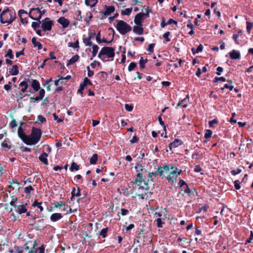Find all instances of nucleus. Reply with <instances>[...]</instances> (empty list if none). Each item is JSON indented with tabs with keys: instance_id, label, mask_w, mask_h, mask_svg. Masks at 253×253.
<instances>
[{
	"instance_id": "11",
	"label": "nucleus",
	"mask_w": 253,
	"mask_h": 253,
	"mask_svg": "<svg viewBox=\"0 0 253 253\" xmlns=\"http://www.w3.org/2000/svg\"><path fill=\"white\" fill-rule=\"evenodd\" d=\"M164 211L165 209H159L157 208L156 209H154L152 211V213L153 214L154 217L157 219L158 218H161L162 216L163 213L164 214Z\"/></svg>"
},
{
	"instance_id": "2",
	"label": "nucleus",
	"mask_w": 253,
	"mask_h": 253,
	"mask_svg": "<svg viewBox=\"0 0 253 253\" xmlns=\"http://www.w3.org/2000/svg\"><path fill=\"white\" fill-rule=\"evenodd\" d=\"M16 17L15 12L8 8L4 9L0 14V21L2 24L11 23Z\"/></svg>"
},
{
	"instance_id": "43",
	"label": "nucleus",
	"mask_w": 253,
	"mask_h": 253,
	"mask_svg": "<svg viewBox=\"0 0 253 253\" xmlns=\"http://www.w3.org/2000/svg\"><path fill=\"white\" fill-rule=\"evenodd\" d=\"M253 24L251 22H247V31L248 33H250L253 28Z\"/></svg>"
},
{
	"instance_id": "12",
	"label": "nucleus",
	"mask_w": 253,
	"mask_h": 253,
	"mask_svg": "<svg viewBox=\"0 0 253 253\" xmlns=\"http://www.w3.org/2000/svg\"><path fill=\"white\" fill-rule=\"evenodd\" d=\"M132 5L133 6L134 11H138L140 8L142 7V3L141 0H132Z\"/></svg>"
},
{
	"instance_id": "6",
	"label": "nucleus",
	"mask_w": 253,
	"mask_h": 253,
	"mask_svg": "<svg viewBox=\"0 0 253 253\" xmlns=\"http://www.w3.org/2000/svg\"><path fill=\"white\" fill-rule=\"evenodd\" d=\"M149 9L148 8L146 9L145 13L140 12L138 13L134 18V22L136 25H142V23L143 20L148 17L149 15Z\"/></svg>"
},
{
	"instance_id": "46",
	"label": "nucleus",
	"mask_w": 253,
	"mask_h": 253,
	"mask_svg": "<svg viewBox=\"0 0 253 253\" xmlns=\"http://www.w3.org/2000/svg\"><path fill=\"white\" fill-rule=\"evenodd\" d=\"M218 81L224 82L226 81V79L223 77H215L213 80L214 83H216Z\"/></svg>"
},
{
	"instance_id": "48",
	"label": "nucleus",
	"mask_w": 253,
	"mask_h": 253,
	"mask_svg": "<svg viewBox=\"0 0 253 253\" xmlns=\"http://www.w3.org/2000/svg\"><path fill=\"white\" fill-rule=\"evenodd\" d=\"M179 185L181 190H183V188H184V186L187 185V184L185 183V182L183 180H180L179 182Z\"/></svg>"
},
{
	"instance_id": "63",
	"label": "nucleus",
	"mask_w": 253,
	"mask_h": 253,
	"mask_svg": "<svg viewBox=\"0 0 253 253\" xmlns=\"http://www.w3.org/2000/svg\"><path fill=\"white\" fill-rule=\"evenodd\" d=\"M234 187L236 189L239 190L240 189V182L238 180H236L234 181Z\"/></svg>"
},
{
	"instance_id": "57",
	"label": "nucleus",
	"mask_w": 253,
	"mask_h": 253,
	"mask_svg": "<svg viewBox=\"0 0 253 253\" xmlns=\"http://www.w3.org/2000/svg\"><path fill=\"white\" fill-rule=\"evenodd\" d=\"M125 107L126 110L128 112H131L133 109V106L128 104H126Z\"/></svg>"
},
{
	"instance_id": "8",
	"label": "nucleus",
	"mask_w": 253,
	"mask_h": 253,
	"mask_svg": "<svg viewBox=\"0 0 253 253\" xmlns=\"http://www.w3.org/2000/svg\"><path fill=\"white\" fill-rule=\"evenodd\" d=\"M25 247L24 249V253H43L44 252V247L43 245H42L39 248H35L34 245H33V247L32 249H30L27 245H25Z\"/></svg>"
},
{
	"instance_id": "26",
	"label": "nucleus",
	"mask_w": 253,
	"mask_h": 253,
	"mask_svg": "<svg viewBox=\"0 0 253 253\" xmlns=\"http://www.w3.org/2000/svg\"><path fill=\"white\" fill-rule=\"evenodd\" d=\"M91 36L89 35L87 37L83 38V42L85 46L92 45V42H91Z\"/></svg>"
},
{
	"instance_id": "4",
	"label": "nucleus",
	"mask_w": 253,
	"mask_h": 253,
	"mask_svg": "<svg viewBox=\"0 0 253 253\" xmlns=\"http://www.w3.org/2000/svg\"><path fill=\"white\" fill-rule=\"evenodd\" d=\"M115 27L119 33L123 35L131 30V26L123 20L117 21Z\"/></svg>"
},
{
	"instance_id": "13",
	"label": "nucleus",
	"mask_w": 253,
	"mask_h": 253,
	"mask_svg": "<svg viewBox=\"0 0 253 253\" xmlns=\"http://www.w3.org/2000/svg\"><path fill=\"white\" fill-rule=\"evenodd\" d=\"M18 136L21 139L23 142L25 143L26 139L27 138V135L24 132L23 128L21 126H19L18 129Z\"/></svg>"
},
{
	"instance_id": "62",
	"label": "nucleus",
	"mask_w": 253,
	"mask_h": 253,
	"mask_svg": "<svg viewBox=\"0 0 253 253\" xmlns=\"http://www.w3.org/2000/svg\"><path fill=\"white\" fill-rule=\"evenodd\" d=\"M38 120L39 121H40L41 123H42L46 121V119L44 117H43L42 115H39L38 117Z\"/></svg>"
},
{
	"instance_id": "53",
	"label": "nucleus",
	"mask_w": 253,
	"mask_h": 253,
	"mask_svg": "<svg viewBox=\"0 0 253 253\" xmlns=\"http://www.w3.org/2000/svg\"><path fill=\"white\" fill-rule=\"evenodd\" d=\"M45 94V91L42 88H40L39 90V97L42 99Z\"/></svg>"
},
{
	"instance_id": "10",
	"label": "nucleus",
	"mask_w": 253,
	"mask_h": 253,
	"mask_svg": "<svg viewBox=\"0 0 253 253\" xmlns=\"http://www.w3.org/2000/svg\"><path fill=\"white\" fill-rule=\"evenodd\" d=\"M27 205V203H25V204H21L18 205L17 206H15V211L17 213H18L20 214H21L22 213H24L27 212V209L26 208V206Z\"/></svg>"
},
{
	"instance_id": "29",
	"label": "nucleus",
	"mask_w": 253,
	"mask_h": 253,
	"mask_svg": "<svg viewBox=\"0 0 253 253\" xmlns=\"http://www.w3.org/2000/svg\"><path fill=\"white\" fill-rule=\"evenodd\" d=\"M32 42L33 44L34 47H38L39 49H41L42 47V44L37 41L36 38L34 37L32 39Z\"/></svg>"
},
{
	"instance_id": "39",
	"label": "nucleus",
	"mask_w": 253,
	"mask_h": 253,
	"mask_svg": "<svg viewBox=\"0 0 253 253\" xmlns=\"http://www.w3.org/2000/svg\"><path fill=\"white\" fill-rule=\"evenodd\" d=\"M147 62V59H143V57H141L139 61V65L141 68H144L145 64Z\"/></svg>"
},
{
	"instance_id": "36",
	"label": "nucleus",
	"mask_w": 253,
	"mask_h": 253,
	"mask_svg": "<svg viewBox=\"0 0 253 253\" xmlns=\"http://www.w3.org/2000/svg\"><path fill=\"white\" fill-rule=\"evenodd\" d=\"M132 8H127L122 11V14L124 15H129L131 12Z\"/></svg>"
},
{
	"instance_id": "45",
	"label": "nucleus",
	"mask_w": 253,
	"mask_h": 253,
	"mask_svg": "<svg viewBox=\"0 0 253 253\" xmlns=\"http://www.w3.org/2000/svg\"><path fill=\"white\" fill-rule=\"evenodd\" d=\"M218 123V120L216 119L209 121V125L210 127H213L214 125Z\"/></svg>"
},
{
	"instance_id": "56",
	"label": "nucleus",
	"mask_w": 253,
	"mask_h": 253,
	"mask_svg": "<svg viewBox=\"0 0 253 253\" xmlns=\"http://www.w3.org/2000/svg\"><path fill=\"white\" fill-rule=\"evenodd\" d=\"M135 169H136L137 171H140L143 170V167L141 165L137 164L135 166Z\"/></svg>"
},
{
	"instance_id": "21",
	"label": "nucleus",
	"mask_w": 253,
	"mask_h": 253,
	"mask_svg": "<svg viewBox=\"0 0 253 253\" xmlns=\"http://www.w3.org/2000/svg\"><path fill=\"white\" fill-rule=\"evenodd\" d=\"M181 144V142L179 139H175L172 143L169 144V147L170 150H171L173 148H176L179 145Z\"/></svg>"
},
{
	"instance_id": "47",
	"label": "nucleus",
	"mask_w": 253,
	"mask_h": 253,
	"mask_svg": "<svg viewBox=\"0 0 253 253\" xmlns=\"http://www.w3.org/2000/svg\"><path fill=\"white\" fill-rule=\"evenodd\" d=\"M242 171V169H233L231 171V173L232 174V175H235L237 174H239Z\"/></svg>"
},
{
	"instance_id": "16",
	"label": "nucleus",
	"mask_w": 253,
	"mask_h": 253,
	"mask_svg": "<svg viewBox=\"0 0 253 253\" xmlns=\"http://www.w3.org/2000/svg\"><path fill=\"white\" fill-rule=\"evenodd\" d=\"M182 191L184 193L187 194L189 196H194L196 193L194 189L190 190L187 185L184 186V188H183Z\"/></svg>"
},
{
	"instance_id": "17",
	"label": "nucleus",
	"mask_w": 253,
	"mask_h": 253,
	"mask_svg": "<svg viewBox=\"0 0 253 253\" xmlns=\"http://www.w3.org/2000/svg\"><path fill=\"white\" fill-rule=\"evenodd\" d=\"M230 56L232 59H238L240 58L241 54L239 51L236 50H232L230 53Z\"/></svg>"
},
{
	"instance_id": "60",
	"label": "nucleus",
	"mask_w": 253,
	"mask_h": 253,
	"mask_svg": "<svg viewBox=\"0 0 253 253\" xmlns=\"http://www.w3.org/2000/svg\"><path fill=\"white\" fill-rule=\"evenodd\" d=\"M183 63V61L181 59H178V63L174 64L173 66L175 68H177L179 66H181Z\"/></svg>"
},
{
	"instance_id": "15",
	"label": "nucleus",
	"mask_w": 253,
	"mask_h": 253,
	"mask_svg": "<svg viewBox=\"0 0 253 253\" xmlns=\"http://www.w3.org/2000/svg\"><path fill=\"white\" fill-rule=\"evenodd\" d=\"M142 26V25H136V26H134L133 28V32L137 35H142L143 33V29Z\"/></svg>"
},
{
	"instance_id": "32",
	"label": "nucleus",
	"mask_w": 253,
	"mask_h": 253,
	"mask_svg": "<svg viewBox=\"0 0 253 253\" xmlns=\"http://www.w3.org/2000/svg\"><path fill=\"white\" fill-rule=\"evenodd\" d=\"M98 49H99V47L96 44L92 45V54L93 57H95L96 55V54L98 52Z\"/></svg>"
},
{
	"instance_id": "50",
	"label": "nucleus",
	"mask_w": 253,
	"mask_h": 253,
	"mask_svg": "<svg viewBox=\"0 0 253 253\" xmlns=\"http://www.w3.org/2000/svg\"><path fill=\"white\" fill-rule=\"evenodd\" d=\"M85 85L84 84H81L80 85L79 88L78 90V91H77L78 93H80L82 95L83 93V91L84 88L85 87Z\"/></svg>"
},
{
	"instance_id": "25",
	"label": "nucleus",
	"mask_w": 253,
	"mask_h": 253,
	"mask_svg": "<svg viewBox=\"0 0 253 253\" xmlns=\"http://www.w3.org/2000/svg\"><path fill=\"white\" fill-rule=\"evenodd\" d=\"M115 10V8L112 6H109L106 7L105 11H104V15L106 16H109L111 13L113 12Z\"/></svg>"
},
{
	"instance_id": "61",
	"label": "nucleus",
	"mask_w": 253,
	"mask_h": 253,
	"mask_svg": "<svg viewBox=\"0 0 253 253\" xmlns=\"http://www.w3.org/2000/svg\"><path fill=\"white\" fill-rule=\"evenodd\" d=\"M167 179H168L169 182H170L172 183H173L175 181V178L173 176H171L170 175H168V176L167 177Z\"/></svg>"
},
{
	"instance_id": "37",
	"label": "nucleus",
	"mask_w": 253,
	"mask_h": 253,
	"mask_svg": "<svg viewBox=\"0 0 253 253\" xmlns=\"http://www.w3.org/2000/svg\"><path fill=\"white\" fill-rule=\"evenodd\" d=\"M79 169V166L75 163L73 162L71 164L70 170L73 171L74 170H78Z\"/></svg>"
},
{
	"instance_id": "42",
	"label": "nucleus",
	"mask_w": 253,
	"mask_h": 253,
	"mask_svg": "<svg viewBox=\"0 0 253 253\" xmlns=\"http://www.w3.org/2000/svg\"><path fill=\"white\" fill-rule=\"evenodd\" d=\"M34 189L32 187V186H27V187H26L25 188H24V191L25 192L28 194V195H30V193H31V191L33 190Z\"/></svg>"
},
{
	"instance_id": "19",
	"label": "nucleus",
	"mask_w": 253,
	"mask_h": 253,
	"mask_svg": "<svg viewBox=\"0 0 253 253\" xmlns=\"http://www.w3.org/2000/svg\"><path fill=\"white\" fill-rule=\"evenodd\" d=\"M169 170V166H165L163 167H159L157 172L160 175H163L164 172H167Z\"/></svg>"
},
{
	"instance_id": "33",
	"label": "nucleus",
	"mask_w": 253,
	"mask_h": 253,
	"mask_svg": "<svg viewBox=\"0 0 253 253\" xmlns=\"http://www.w3.org/2000/svg\"><path fill=\"white\" fill-rule=\"evenodd\" d=\"M41 21L40 20V21H38V22H33L32 24V27L35 30H36V29L38 28H39L40 26L41 27Z\"/></svg>"
},
{
	"instance_id": "14",
	"label": "nucleus",
	"mask_w": 253,
	"mask_h": 253,
	"mask_svg": "<svg viewBox=\"0 0 253 253\" xmlns=\"http://www.w3.org/2000/svg\"><path fill=\"white\" fill-rule=\"evenodd\" d=\"M57 21L64 28L67 27L69 24V21L64 17L59 18Z\"/></svg>"
},
{
	"instance_id": "30",
	"label": "nucleus",
	"mask_w": 253,
	"mask_h": 253,
	"mask_svg": "<svg viewBox=\"0 0 253 253\" xmlns=\"http://www.w3.org/2000/svg\"><path fill=\"white\" fill-rule=\"evenodd\" d=\"M81 195L80 190L79 188L76 189L75 188H73L71 192V198L72 199L75 196L79 197Z\"/></svg>"
},
{
	"instance_id": "9",
	"label": "nucleus",
	"mask_w": 253,
	"mask_h": 253,
	"mask_svg": "<svg viewBox=\"0 0 253 253\" xmlns=\"http://www.w3.org/2000/svg\"><path fill=\"white\" fill-rule=\"evenodd\" d=\"M135 184L138 186V189L142 190L145 193H147L149 190L148 184L143 179H136Z\"/></svg>"
},
{
	"instance_id": "20",
	"label": "nucleus",
	"mask_w": 253,
	"mask_h": 253,
	"mask_svg": "<svg viewBox=\"0 0 253 253\" xmlns=\"http://www.w3.org/2000/svg\"><path fill=\"white\" fill-rule=\"evenodd\" d=\"M31 86L34 90L36 91H38L40 89V84L39 82L36 80H32Z\"/></svg>"
},
{
	"instance_id": "59",
	"label": "nucleus",
	"mask_w": 253,
	"mask_h": 253,
	"mask_svg": "<svg viewBox=\"0 0 253 253\" xmlns=\"http://www.w3.org/2000/svg\"><path fill=\"white\" fill-rule=\"evenodd\" d=\"M84 84L85 86L88 84L89 85H92V83L91 81L87 78L85 77L84 79V83H83Z\"/></svg>"
},
{
	"instance_id": "5",
	"label": "nucleus",
	"mask_w": 253,
	"mask_h": 253,
	"mask_svg": "<svg viewBox=\"0 0 253 253\" xmlns=\"http://www.w3.org/2000/svg\"><path fill=\"white\" fill-rule=\"evenodd\" d=\"M29 14L31 19L38 21H40L42 17V12L39 8L31 9Z\"/></svg>"
},
{
	"instance_id": "52",
	"label": "nucleus",
	"mask_w": 253,
	"mask_h": 253,
	"mask_svg": "<svg viewBox=\"0 0 253 253\" xmlns=\"http://www.w3.org/2000/svg\"><path fill=\"white\" fill-rule=\"evenodd\" d=\"M17 201V198L13 196V197H12V200L10 202V205L12 206H14L15 207V206H16L15 205V203Z\"/></svg>"
},
{
	"instance_id": "7",
	"label": "nucleus",
	"mask_w": 253,
	"mask_h": 253,
	"mask_svg": "<svg viewBox=\"0 0 253 253\" xmlns=\"http://www.w3.org/2000/svg\"><path fill=\"white\" fill-rule=\"evenodd\" d=\"M41 28L44 32L50 31L52 29L53 26V21L49 18H45L44 20L41 21Z\"/></svg>"
},
{
	"instance_id": "38",
	"label": "nucleus",
	"mask_w": 253,
	"mask_h": 253,
	"mask_svg": "<svg viewBox=\"0 0 253 253\" xmlns=\"http://www.w3.org/2000/svg\"><path fill=\"white\" fill-rule=\"evenodd\" d=\"M212 134V132L211 130L207 129L206 130L204 137L206 139H208V138L211 137Z\"/></svg>"
},
{
	"instance_id": "40",
	"label": "nucleus",
	"mask_w": 253,
	"mask_h": 253,
	"mask_svg": "<svg viewBox=\"0 0 253 253\" xmlns=\"http://www.w3.org/2000/svg\"><path fill=\"white\" fill-rule=\"evenodd\" d=\"M157 226L159 228H162L163 227V224H164V222L162 221L161 218H158L156 219Z\"/></svg>"
},
{
	"instance_id": "35",
	"label": "nucleus",
	"mask_w": 253,
	"mask_h": 253,
	"mask_svg": "<svg viewBox=\"0 0 253 253\" xmlns=\"http://www.w3.org/2000/svg\"><path fill=\"white\" fill-rule=\"evenodd\" d=\"M33 206L37 207L41 211H42L43 210V208L42 206V203L38 202L36 201L33 203Z\"/></svg>"
},
{
	"instance_id": "41",
	"label": "nucleus",
	"mask_w": 253,
	"mask_h": 253,
	"mask_svg": "<svg viewBox=\"0 0 253 253\" xmlns=\"http://www.w3.org/2000/svg\"><path fill=\"white\" fill-rule=\"evenodd\" d=\"M108 230V228H105L101 230L100 233V235L103 238H105L107 236V233Z\"/></svg>"
},
{
	"instance_id": "34",
	"label": "nucleus",
	"mask_w": 253,
	"mask_h": 253,
	"mask_svg": "<svg viewBox=\"0 0 253 253\" xmlns=\"http://www.w3.org/2000/svg\"><path fill=\"white\" fill-rule=\"evenodd\" d=\"M22 252H24V250L22 251L19 247H15L13 249L10 251L11 253H21Z\"/></svg>"
},
{
	"instance_id": "28",
	"label": "nucleus",
	"mask_w": 253,
	"mask_h": 253,
	"mask_svg": "<svg viewBox=\"0 0 253 253\" xmlns=\"http://www.w3.org/2000/svg\"><path fill=\"white\" fill-rule=\"evenodd\" d=\"M97 1L98 0H85V4L87 6L93 7L96 5Z\"/></svg>"
},
{
	"instance_id": "22",
	"label": "nucleus",
	"mask_w": 253,
	"mask_h": 253,
	"mask_svg": "<svg viewBox=\"0 0 253 253\" xmlns=\"http://www.w3.org/2000/svg\"><path fill=\"white\" fill-rule=\"evenodd\" d=\"M47 156L48 155L46 153L43 152L39 157L40 160L45 165H48Z\"/></svg>"
},
{
	"instance_id": "49",
	"label": "nucleus",
	"mask_w": 253,
	"mask_h": 253,
	"mask_svg": "<svg viewBox=\"0 0 253 253\" xmlns=\"http://www.w3.org/2000/svg\"><path fill=\"white\" fill-rule=\"evenodd\" d=\"M136 67V64L134 62H131L128 67V70L130 72L133 70Z\"/></svg>"
},
{
	"instance_id": "64",
	"label": "nucleus",
	"mask_w": 253,
	"mask_h": 253,
	"mask_svg": "<svg viewBox=\"0 0 253 253\" xmlns=\"http://www.w3.org/2000/svg\"><path fill=\"white\" fill-rule=\"evenodd\" d=\"M9 126L11 127L14 128L17 126V123L15 120H13L9 124Z\"/></svg>"
},
{
	"instance_id": "1",
	"label": "nucleus",
	"mask_w": 253,
	"mask_h": 253,
	"mask_svg": "<svg viewBox=\"0 0 253 253\" xmlns=\"http://www.w3.org/2000/svg\"><path fill=\"white\" fill-rule=\"evenodd\" d=\"M42 131L40 129L33 127L30 135H27L25 144L28 145H35L41 139Z\"/></svg>"
},
{
	"instance_id": "3",
	"label": "nucleus",
	"mask_w": 253,
	"mask_h": 253,
	"mask_svg": "<svg viewBox=\"0 0 253 253\" xmlns=\"http://www.w3.org/2000/svg\"><path fill=\"white\" fill-rule=\"evenodd\" d=\"M104 56L111 58V60H113L115 56V48L112 47L108 46L102 48L98 55V57L103 61L105 62L107 60L104 59Z\"/></svg>"
},
{
	"instance_id": "58",
	"label": "nucleus",
	"mask_w": 253,
	"mask_h": 253,
	"mask_svg": "<svg viewBox=\"0 0 253 253\" xmlns=\"http://www.w3.org/2000/svg\"><path fill=\"white\" fill-rule=\"evenodd\" d=\"M155 46L154 43H151L149 45L148 50L150 53H153L154 52V47Z\"/></svg>"
},
{
	"instance_id": "27",
	"label": "nucleus",
	"mask_w": 253,
	"mask_h": 253,
	"mask_svg": "<svg viewBox=\"0 0 253 253\" xmlns=\"http://www.w3.org/2000/svg\"><path fill=\"white\" fill-rule=\"evenodd\" d=\"M79 59V56L77 54L73 56L69 61L67 64V66H69L77 62Z\"/></svg>"
},
{
	"instance_id": "54",
	"label": "nucleus",
	"mask_w": 253,
	"mask_h": 253,
	"mask_svg": "<svg viewBox=\"0 0 253 253\" xmlns=\"http://www.w3.org/2000/svg\"><path fill=\"white\" fill-rule=\"evenodd\" d=\"M5 56L9 57L10 59H12L13 58V55L12 54V51L11 49H9L7 50V53L5 55Z\"/></svg>"
},
{
	"instance_id": "18",
	"label": "nucleus",
	"mask_w": 253,
	"mask_h": 253,
	"mask_svg": "<svg viewBox=\"0 0 253 253\" xmlns=\"http://www.w3.org/2000/svg\"><path fill=\"white\" fill-rule=\"evenodd\" d=\"M62 218V215L60 213H54L51 215L50 219L53 221H57Z\"/></svg>"
},
{
	"instance_id": "31",
	"label": "nucleus",
	"mask_w": 253,
	"mask_h": 253,
	"mask_svg": "<svg viewBox=\"0 0 253 253\" xmlns=\"http://www.w3.org/2000/svg\"><path fill=\"white\" fill-rule=\"evenodd\" d=\"M98 156L96 154H94L90 159L89 162L90 164L94 165L96 163Z\"/></svg>"
},
{
	"instance_id": "44",
	"label": "nucleus",
	"mask_w": 253,
	"mask_h": 253,
	"mask_svg": "<svg viewBox=\"0 0 253 253\" xmlns=\"http://www.w3.org/2000/svg\"><path fill=\"white\" fill-rule=\"evenodd\" d=\"M69 46L72 47L74 48H77L79 47V41L77 40L74 42L70 43Z\"/></svg>"
},
{
	"instance_id": "55",
	"label": "nucleus",
	"mask_w": 253,
	"mask_h": 253,
	"mask_svg": "<svg viewBox=\"0 0 253 253\" xmlns=\"http://www.w3.org/2000/svg\"><path fill=\"white\" fill-rule=\"evenodd\" d=\"M169 35L170 33L169 32H167L163 35V38L165 39L166 41L167 42H169L170 41V39L169 38Z\"/></svg>"
},
{
	"instance_id": "23",
	"label": "nucleus",
	"mask_w": 253,
	"mask_h": 253,
	"mask_svg": "<svg viewBox=\"0 0 253 253\" xmlns=\"http://www.w3.org/2000/svg\"><path fill=\"white\" fill-rule=\"evenodd\" d=\"M19 86L21 87V91L23 93L25 92L28 87L27 82L26 81L21 82L19 84Z\"/></svg>"
},
{
	"instance_id": "24",
	"label": "nucleus",
	"mask_w": 253,
	"mask_h": 253,
	"mask_svg": "<svg viewBox=\"0 0 253 253\" xmlns=\"http://www.w3.org/2000/svg\"><path fill=\"white\" fill-rule=\"evenodd\" d=\"M19 73L18 68L17 65H14L11 67L9 70V73L11 75H17Z\"/></svg>"
},
{
	"instance_id": "51",
	"label": "nucleus",
	"mask_w": 253,
	"mask_h": 253,
	"mask_svg": "<svg viewBox=\"0 0 253 253\" xmlns=\"http://www.w3.org/2000/svg\"><path fill=\"white\" fill-rule=\"evenodd\" d=\"M65 206V203L63 202H61L60 203H56L55 204L54 206L53 207L54 208H58L62 207L63 206Z\"/></svg>"
}]
</instances>
